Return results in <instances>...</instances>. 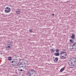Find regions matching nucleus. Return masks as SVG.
I'll list each match as a JSON object with an SVG mask.
<instances>
[{"mask_svg": "<svg viewBox=\"0 0 76 76\" xmlns=\"http://www.w3.org/2000/svg\"><path fill=\"white\" fill-rule=\"evenodd\" d=\"M69 62H68L69 68L73 69L74 68V66L76 65V59L74 58H70L69 60Z\"/></svg>", "mask_w": 76, "mask_h": 76, "instance_id": "f257e3e1", "label": "nucleus"}, {"mask_svg": "<svg viewBox=\"0 0 76 76\" xmlns=\"http://www.w3.org/2000/svg\"><path fill=\"white\" fill-rule=\"evenodd\" d=\"M27 75L28 76H35L36 75V71L34 69H31L27 73Z\"/></svg>", "mask_w": 76, "mask_h": 76, "instance_id": "f03ea898", "label": "nucleus"}, {"mask_svg": "<svg viewBox=\"0 0 76 76\" xmlns=\"http://www.w3.org/2000/svg\"><path fill=\"white\" fill-rule=\"evenodd\" d=\"M10 63L11 64L12 66H16V63H18V60L17 59H13V61H10Z\"/></svg>", "mask_w": 76, "mask_h": 76, "instance_id": "7ed1b4c3", "label": "nucleus"}, {"mask_svg": "<svg viewBox=\"0 0 76 76\" xmlns=\"http://www.w3.org/2000/svg\"><path fill=\"white\" fill-rule=\"evenodd\" d=\"M19 66L18 67L20 68V69H23V62H19Z\"/></svg>", "mask_w": 76, "mask_h": 76, "instance_id": "20e7f679", "label": "nucleus"}, {"mask_svg": "<svg viewBox=\"0 0 76 76\" xmlns=\"http://www.w3.org/2000/svg\"><path fill=\"white\" fill-rule=\"evenodd\" d=\"M12 42H10L9 41L7 42V45H10V47H12V45H13Z\"/></svg>", "mask_w": 76, "mask_h": 76, "instance_id": "39448f33", "label": "nucleus"}, {"mask_svg": "<svg viewBox=\"0 0 76 76\" xmlns=\"http://www.w3.org/2000/svg\"><path fill=\"white\" fill-rule=\"evenodd\" d=\"M66 53H67V52H65L64 51H62L61 53L60 54V55H62V54H64L65 56H67V55L66 54Z\"/></svg>", "mask_w": 76, "mask_h": 76, "instance_id": "423d86ee", "label": "nucleus"}, {"mask_svg": "<svg viewBox=\"0 0 76 76\" xmlns=\"http://www.w3.org/2000/svg\"><path fill=\"white\" fill-rule=\"evenodd\" d=\"M23 69H25L26 67V64L25 63V62H23Z\"/></svg>", "mask_w": 76, "mask_h": 76, "instance_id": "0eeeda50", "label": "nucleus"}, {"mask_svg": "<svg viewBox=\"0 0 76 76\" xmlns=\"http://www.w3.org/2000/svg\"><path fill=\"white\" fill-rule=\"evenodd\" d=\"M54 55H55V56H60V53H55Z\"/></svg>", "mask_w": 76, "mask_h": 76, "instance_id": "6e6552de", "label": "nucleus"}, {"mask_svg": "<svg viewBox=\"0 0 76 76\" xmlns=\"http://www.w3.org/2000/svg\"><path fill=\"white\" fill-rule=\"evenodd\" d=\"M74 47L75 48H76V42H74L73 45L72 46V47Z\"/></svg>", "mask_w": 76, "mask_h": 76, "instance_id": "1a4fd4ad", "label": "nucleus"}, {"mask_svg": "<svg viewBox=\"0 0 76 76\" xmlns=\"http://www.w3.org/2000/svg\"><path fill=\"white\" fill-rule=\"evenodd\" d=\"M58 60V57H56L55 58V60H54V61L55 62H57V61Z\"/></svg>", "mask_w": 76, "mask_h": 76, "instance_id": "9d476101", "label": "nucleus"}, {"mask_svg": "<svg viewBox=\"0 0 76 76\" xmlns=\"http://www.w3.org/2000/svg\"><path fill=\"white\" fill-rule=\"evenodd\" d=\"M75 35L74 34H73L71 37V38H72V39H74V38H75Z\"/></svg>", "mask_w": 76, "mask_h": 76, "instance_id": "9b49d317", "label": "nucleus"}, {"mask_svg": "<svg viewBox=\"0 0 76 76\" xmlns=\"http://www.w3.org/2000/svg\"><path fill=\"white\" fill-rule=\"evenodd\" d=\"M11 10H5V13H9L11 11Z\"/></svg>", "mask_w": 76, "mask_h": 76, "instance_id": "f8f14e48", "label": "nucleus"}, {"mask_svg": "<svg viewBox=\"0 0 76 76\" xmlns=\"http://www.w3.org/2000/svg\"><path fill=\"white\" fill-rule=\"evenodd\" d=\"M17 13V15H19L20 13V11L18 10L16 11Z\"/></svg>", "mask_w": 76, "mask_h": 76, "instance_id": "ddd939ff", "label": "nucleus"}, {"mask_svg": "<svg viewBox=\"0 0 76 76\" xmlns=\"http://www.w3.org/2000/svg\"><path fill=\"white\" fill-rule=\"evenodd\" d=\"M64 70V68L63 67L62 68H61L60 71V72H62L63 71V70Z\"/></svg>", "mask_w": 76, "mask_h": 76, "instance_id": "4468645a", "label": "nucleus"}, {"mask_svg": "<svg viewBox=\"0 0 76 76\" xmlns=\"http://www.w3.org/2000/svg\"><path fill=\"white\" fill-rule=\"evenodd\" d=\"M11 10L10 8L9 7H7L5 8V10Z\"/></svg>", "mask_w": 76, "mask_h": 76, "instance_id": "2eb2a0df", "label": "nucleus"}, {"mask_svg": "<svg viewBox=\"0 0 76 76\" xmlns=\"http://www.w3.org/2000/svg\"><path fill=\"white\" fill-rule=\"evenodd\" d=\"M61 59H64V58H66V57H64V56H62L61 55Z\"/></svg>", "mask_w": 76, "mask_h": 76, "instance_id": "dca6fc26", "label": "nucleus"}, {"mask_svg": "<svg viewBox=\"0 0 76 76\" xmlns=\"http://www.w3.org/2000/svg\"><path fill=\"white\" fill-rule=\"evenodd\" d=\"M8 60H9V61H10V60H12V58L11 57H9L8 58Z\"/></svg>", "mask_w": 76, "mask_h": 76, "instance_id": "f3484780", "label": "nucleus"}, {"mask_svg": "<svg viewBox=\"0 0 76 76\" xmlns=\"http://www.w3.org/2000/svg\"><path fill=\"white\" fill-rule=\"evenodd\" d=\"M69 41L70 42H71V43H74V42H73L74 41L72 40V39H70L69 40Z\"/></svg>", "mask_w": 76, "mask_h": 76, "instance_id": "a211bd4d", "label": "nucleus"}, {"mask_svg": "<svg viewBox=\"0 0 76 76\" xmlns=\"http://www.w3.org/2000/svg\"><path fill=\"white\" fill-rule=\"evenodd\" d=\"M51 52L53 53L54 51V49L53 50V49H50Z\"/></svg>", "mask_w": 76, "mask_h": 76, "instance_id": "6ab92c4d", "label": "nucleus"}, {"mask_svg": "<svg viewBox=\"0 0 76 76\" xmlns=\"http://www.w3.org/2000/svg\"><path fill=\"white\" fill-rule=\"evenodd\" d=\"M59 50H60L57 49L56 50V53H59V52H60Z\"/></svg>", "mask_w": 76, "mask_h": 76, "instance_id": "aec40b11", "label": "nucleus"}, {"mask_svg": "<svg viewBox=\"0 0 76 76\" xmlns=\"http://www.w3.org/2000/svg\"><path fill=\"white\" fill-rule=\"evenodd\" d=\"M11 47L10 46V45H9L8 46H7V48H11Z\"/></svg>", "mask_w": 76, "mask_h": 76, "instance_id": "412c9836", "label": "nucleus"}, {"mask_svg": "<svg viewBox=\"0 0 76 76\" xmlns=\"http://www.w3.org/2000/svg\"><path fill=\"white\" fill-rule=\"evenodd\" d=\"M76 48H75V47H73L72 48H71V50H75Z\"/></svg>", "mask_w": 76, "mask_h": 76, "instance_id": "4be33fe9", "label": "nucleus"}, {"mask_svg": "<svg viewBox=\"0 0 76 76\" xmlns=\"http://www.w3.org/2000/svg\"><path fill=\"white\" fill-rule=\"evenodd\" d=\"M73 43H71L70 44V45L71 47H72V46L73 45H72V44H73Z\"/></svg>", "mask_w": 76, "mask_h": 76, "instance_id": "5701e85b", "label": "nucleus"}, {"mask_svg": "<svg viewBox=\"0 0 76 76\" xmlns=\"http://www.w3.org/2000/svg\"><path fill=\"white\" fill-rule=\"evenodd\" d=\"M29 31L30 32H32V29L30 30Z\"/></svg>", "mask_w": 76, "mask_h": 76, "instance_id": "b1692460", "label": "nucleus"}, {"mask_svg": "<svg viewBox=\"0 0 76 76\" xmlns=\"http://www.w3.org/2000/svg\"><path fill=\"white\" fill-rule=\"evenodd\" d=\"M20 72H22V69H20Z\"/></svg>", "mask_w": 76, "mask_h": 76, "instance_id": "393cba45", "label": "nucleus"}, {"mask_svg": "<svg viewBox=\"0 0 76 76\" xmlns=\"http://www.w3.org/2000/svg\"><path fill=\"white\" fill-rule=\"evenodd\" d=\"M52 15H53V16H54V14H52Z\"/></svg>", "mask_w": 76, "mask_h": 76, "instance_id": "a878e982", "label": "nucleus"}, {"mask_svg": "<svg viewBox=\"0 0 76 76\" xmlns=\"http://www.w3.org/2000/svg\"><path fill=\"white\" fill-rule=\"evenodd\" d=\"M63 51H65V50L63 49Z\"/></svg>", "mask_w": 76, "mask_h": 76, "instance_id": "bb28decb", "label": "nucleus"}, {"mask_svg": "<svg viewBox=\"0 0 76 76\" xmlns=\"http://www.w3.org/2000/svg\"><path fill=\"white\" fill-rule=\"evenodd\" d=\"M4 16H7V15H4Z\"/></svg>", "mask_w": 76, "mask_h": 76, "instance_id": "cd10ccee", "label": "nucleus"}, {"mask_svg": "<svg viewBox=\"0 0 76 76\" xmlns=\"http://www.w3.org/2000/svg\"><path fill=\"white\" fill-rule=\"evenodd\" d=\"M20 69H19V70H19Z\"/></svg>", "mask_w": 76, "mask_h": 76, "instance_id": "c85d7f7f", "label": "nucleus"}, {"mask_svg": "<svg viewBox=\"0 0 76 76\" xmlns=\"http://www.w3.org/2000/svg\"><path fill=\"white\" fill-rule=\"evenodd\" d=\"M72 45H73V44H72Z\"/></svg>", "mask_w": 76, "mask_h": 76, "instance_id": "c756f323", "label": "nucleus"}, {"mask_svg": "<svg viewBox=\"0 0 76 76\" xmlns=\"http://www.w3.org/2000/svg\"><path fill=\"white\" fill-rule=\"evenodd\" d=\"M3 9H4V8H3Z\"/></svg>", "mask_w": 76, "mask_h": 76, "instance_id": "7c9ffc66", "label": "nucleus"}]
</instances>
